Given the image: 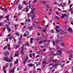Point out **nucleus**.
I'll list each match as a JSON object with an SVG mask.
<instances>
[{
  "instance_id": "45",
  "label": "nucleus",
  "mask_w": 73,
  "mask_h": 73,
  "mask_svg": "<svg viewBox=\"0 0 73 73\" xmlns=\"http://www.w3.org/2000/svg\"><path fill=\"white\" fill-rule=\"evenodd\" d=\"M35 22H34L33 23V25L34 27L35 26V25H36V24H35Z\"/></svg>"
},
{
  "instance_id": "60",
  "label": "nucleus",
  "mask_w": 73,
  "mask_h": 73,
  "mask_svg": "<svg viewBox=\"0 0 73 73\" xmlns=\"http://www.w3.org/2000/svg\"><path fill=\"white\" fill-rule=\"evenodd\" d=\"M58 39H59V38H60V35H58Z\"/></svg>"
},
{
  "instance_id": "9",
  "label": "nucleus",
  "mask_w": 73,
  "mask_h": 73,
  "mask_svg": "<svg viewBox=\"0 0 73 73\" xmlns=\"http://www.w3.org/2000/svg\"><path fill=\"white\" fill-rule=\"evenodd\" d=\"M6 46H7V47H8V50H11V47H10V44H8Z\"/></svg>"
},
{
  "instance_id": "11",
  "label": "nucleus",
  "mask_w": 73,
  "mask_h": 73,
  "mask_svg": "<svg viewBox=\"0 0 73 73\" xmlns=\"http://www.w3.org/2000/svg\"><path fill=\"white\" fill-rule=\"evenodd\" d=\"M22 9V7L21 6V5L20 4H19L18 5V9L19 10H21Z\"/></svg>"
},
{
  "instance_id": "40",
  "label": "nucleus",
  "mask_w": 73,
  "mask_h": 73,
  "mask_svg": "<svg viewBox=\"0 0 73 73\" xmlns=\"http://www.w3.org/2000/svg\"><path fill=\"white\" fill-rule=\"evenodd\" d=\"M8 64L7 63L6 64V67H8Z\"/></svg>"
},
{
  "instance_id": "35",
  "label": "nucleus",
  "mask_w": 73,
  "mask_h": 73,
  "mask_svg": "<svg viewBox=\"0 0 73 73\" xmlns=\"http://www.w3.org/2000/svg\"><path fill=\"white\" fill-rule=\"evenodd\" d=\"M7 29L9 32H11V29L9 28H7Z\"/></svg>"
},
{
  "instance_id": "28",
  "label": "nucleus",
  "mask_w": 73,
  "mask_h": 73,
  "mask_svg": "<svg viewBox=\"0 0 73 73\" xmlns=\"http://www.w3.org/2000/svg\"><path fill=\"white\" fill-rule=\"evenodd\" d=\"M14 47L15 48H19V45H18V46H15Z\"/></svg>"
},
{
  "instance_id": "59",
  "label": "nucleus",
  "mask_w": 73,
  "mask_h": 73,
  "mask_svg": "<svg viewBox=\"0 0 73 73\" xmlns=\"http://www.w3.org/2000/svg\"><path fill=\"white\" fill-rule=\"evenodd\" d=\"M70 23H71V24H72V25H73V21H72V22H71Z\"/></svg>"
},
{
  "instance_id": "22",
  "label": "nucleus",
  "mask_w": 73,
  "mask_h": 73,
  "mask_svg": "<svg viewBox=\"0 0 73 73\" xmlns=\"http://www.w3.org/2000/svg\"><path fill=\"white\" fill-rule=\"evenodd\" d=\"M9 17V15H8L7 16H6V19H7V20L9 21V18H8V17Z\"/></svg>"
},
{
  "instance_id": "62",
  "label": "nucleus",
  "mask_w": 73,
  "mask_h": 73,
  "mask_svg": "<svg viewBox=\"0 0 73 73\" xmlns=\"http://www.w3.org/2000/svg\"><path fill=\"white\" fill-rule=\"evenodd\" d=\"M42 23H43V24H44V23H45V21L44 20H43L42 21Z\"/></svg>"
},
{
  "instance_id": "64",
  "label": "nucleus",
  "mask_w": 73,
  "mask_h": 73,
  "mask_svg": "<svg viewBox=\"0 0 73 73\" xmlns=\"http://www.w3.org/2000/svg\"><path fill=\"white\" fill-rule=\"evenodd\" d=\"M52 20H50V22L51 23H52Z\"/></svg>"
},
{
  "instance_id": "6",
  "label": "nucleus",
  "mask_w": 73,
  "mask_h": 73,
  "mask_svg": "<svg viewBox=\"0 0 73 73\" xmlns=\"http://www.w3.org/2000/svg\"><path fill=\"white\" fill-rule=\"evenodd\" d=\"M19 56V52L18 51H17L15 54V55L14 56V57H18Z\"/></svg>"
},
{
  "instance_id": "53",
  "label": "nucleus",
  "mask_w": 73,
  "mask_h": 73,
  "mask_svg": "<svg viewBox=\"0 0 73 73\" xmlns=\"http://www.w3.org/2000/svg\"><path fill=\"white\" fill-rule=\"evenodd\" d=\"M29 56L30 57H32V54H29Z\"/></svg>"
},
{
  "instance_id": "23",
  "label": "nucleus",
  "mask_w": 73,
  "mask_h": 73,
  "mask_svg": "<svg viewBox=\"0 0 73 73\" xmlns=\"http://www.w3.org/2000/svg\"><path fill=\"white\" fill-rule=\"evenodd\" d=\"M61 6L62 7H64V5L61 3H60V4L59 5V7H61Z\"/></svg>"
},
{
  "instance_id": "4",
  "label": "nucleus",
  "mask_w": 73,
  "mask_h": 73,
  "mask_svg": "<svg viewBox=\"0 0 73 73\" xmlns=\"http://www.w3.org/2000/svg\"><path fill=\"white\" fill-rule=\"evenodd\" d=\"M58 52H59L60 53L56 54L55 56H59V57H60V56H61V53H62V52L61 51H60L59 50H58Z\"/></svg>"
},
{
  "instance_id": "5",
  "label": "nucleus",
  "mask_w": 73,
  "mask_h": 73,
  "mask_svg": "<svg viewBox=\"0 0 73 73\" xmlns=\"http://www.w3.org/2000/svg\"><path fill=\"white\" fill-rule=\"evenodd\" d=\"M28 60V57L26 56L25 58V59L24 60L23 63L24 64H25L26 62Z\"/></svg>"
},
{
  "instance_id": "48",
  "label": "nucleus",
  "mask_w": 73,
  "mask_h": 73,
  "mask_svg": "<svg viewBox=\"0 0 73 73\" xmlns=\"http://www.w3.org/2000/svg\"><path fill=\"white\" fill-rule=\"evenodd\" d=\"M23 3L24 4H26V1H24L23 2Z\"/></svg>"
},
{
  "instance_id": "31",
  "label": "nucleus",
  "mask_w": 73,
  "mask_h": 73,
  "mask_svg": "<svg viewBox=\"0 0 73 73\" xmlns=\"http://www.w3.org/2000/svg\"><path fill=\"white\" fill-rule=\"evenodd\" d=\"M58 3L57 2H55L54 3V4H56V5H58Z\"/></svg>"
},
{
  "instance_id": "8",
  "label": "nucleus",
  "mask_w": 73,
  "mask_h": 73,
  "mask_svg": "<svg viewBox=\"0 0 73 73\" xmlns=\"http://www.w3.org/2000/svg\"><path fill=\"white\" fill-rule=\"evenodd\" d=\"M46 59H44L43 60V64H44V65H46Z\"/></svg>"
},
{
  "instance_id": "7",
  "label": "nucleus",
  "mask_w": 73,
  "mask_h": 73,
  "mask_svg": "<svg viewBox=\"0 0 73 73\" xmlns=\"http://www.w3.org/2000/svg\"><path fill=\"white\" fill-rule=\"evenodd\" d=\"M67 30L69 31L70 33H73V31H72V29H71V28L69 27L67 29Z\"/></svg>"
},
{
  "instance_id": "29",
  "label": "nucleus",
  "mask_w": 73,
  "mask_h": 73,
  "mask_svg": "<svg viewBox=\"0 0 73 73\" xmlns=\"http://www.w3.org/2000/svg\"><path fill=\"white\" fill-rule=\"evenodd\" d=\"M28 28L29 29H30V30H31V29H32V28H33V26H31V27H28Z\"/></svg>"
},
{
  "instance_id": "25",
  "label": "nucleus",
  "mask_w": 73,
  "mask_h": 73,
  "mask_svg": "<svg viewBox=\"0 0 73 73\" xmlns=\"http://www.w3.org/2000/svg\"><path fill=\"white\" fill-rule=\"evenodd\" d=\"M46 7H47V8H50V5H49V4L46 5Z\"/></svg>"
},
{
  "instance_id": "49",
  "label": "nucleus",
  "mask_w": 73,
  "mask_h": 73,
  "mask_svg": "<svg viewBox=\"0 0 73 73\" xmlns=\"http://www.w3.org/2000/svg\"><path fill=\"white\" fill-rule=\"evenodd\" d=\"M12 36L9 37V40H11V39H12Z\"/></svg>"
},
{
  "instance_id": "57",
  "label": "nucleus",
  "mask_w": 73,
  "mask_h": 73,
  "mask_svg": "<svg viewBox=\"0 0 73 73\" xmlns=\"http://www.w3.org/2000/svg\"><path fill=\"white\" fill-rule=\"evenodd\" d=\"M47 41V40H43V42H46V41Z\"/></svg>"
},
{
  "instance_id": "34",
  "label": "nucleus",
  "mask_w": 73,
  "mask_h": 73,
  "mask_svg": "<svg viewBox=\"0 0 73 73\" xmlns=\"http://www.w3.org/2000/svg\"><path fill=\"white\" fill-rule=\"evenodd\" d=\"M7 46H6L4 47L3 49L4 50H5V49H7Z\"/></svg>"
},
{
  "instance_id": "16",
  "label": "nucleus",
  "mask_w": 73,
  "mask_h": 73,
  "mask_svg": "<svg viewBox=\"0 0 73 73\" xmlns=\"http://www.w3.org/2000/svg\"><path fill=\"white\" fill-rule=\"evenodd\" d=\"M35 17L36 16H35V15H34L33 16H32L31 19L32 20H33Z\"/></svg>"
},
{
  "instance_id": "44",
  "label": "nucleus",
  "mask_w": 73,
  "mask_h": 73,
  "mask_svg": "<svg viewBox=\"0 0 73 73\" xmlns=\"http://www.w3.org/2000/svg\"><path fill=\"white\" fill-rule=\"evenodd\" d=\"M73 8H71V9H70V12H71V11H73Z\"/></svg>"
},
{
  "instance_id": "2",
  "label": "nucleus",
  "mask_w": 73,
  "mask_h": 73,
  "mask_svg": "<svg viewBox=\"0 0 73 73\" xmlns=\"http://www.w3.org/2000/svg\"><path fill=\"white\" fill-rule=\"evenodd\" d=\"M31 12L30 13L28 14V17H30V16L31 15V13H32V14L35 13L34 12V11H36V8H34L33 9V8H31Z\"/></svg>"
},
{
  "instance_id": "37",
  "label": "nucleus",
  "mask_w": 73,
  "mask_h": 73,
  "mask_svg": "<svg viewBox=\"0 0 73 73\" xmlns=\"http://www.w3.org/2000/svg\"><path fill=\"white\" fill-rule=\"evenodd\" d=\"M16 34L17 36H20V34H19V33H16Z\"/></svg>"
},
{
  "instance_id": "41",
  "label": "nucleus",
  "mask_w": 73,
  "mask_h": 73,
  "mask_svg": "<svg viewBox=\"0 0 73 73\" xmlns=\"http://www.w3.org/2000/svg\"><path fill=\"white\" fill-rule=\"evenodd\" d=\"M42 41H40L39 42V44H42Z\"/></svg>"
},
{
  "instance_id": "46",
  "label": "nucleus",
  "mask_w": 73,
  "mask_h": 73,
  "mask_svg": "<svg viewBox=\"0 0 73 73\" xmlns=\"http://www.w3.org/2000/svg\"><path fill=\"white\" fill-rule=\"evenodd\" d=\"M49 66H50V65H53V63H52V64L50 63V64H49Z\"/></svg>"
},
{
  "instance_id": "58",
  "label": "nucleus",
  "mask_w": 73,
  "mask_h": 73,
  "mask_svg": "<svg viewBox=\"0 0 73 73\" xmlns=\"http://www.w3.org/2000/svg\"><path fill=\"white\" fill-rule=\"evenodd\" d=\"M24 32V29H22V32L23 33Z\"/></svg>"
},
{
  "instance_id": "52",
  "label": "nucleus",
  "mask_w": 73,
  "mask_h": 73,
  "mask_svg": "<svg viewBox=\"0 0 73 73\" xmlns=\"http://www.w3.org/2000/svg\"><path fill=\"white\" fill-rule=\"evenodd\" d=\"M21 25H24V23H21Z\"/></svg>"
},
{
  "instance_id": "32",
  "label": "nucleus",
  "mask_w": 73,
  "mask_h": 73,
  "mask_svg": "<svg viewBox=\"0 0 73 73\" xmlns=\"http://www.w3.org/2000/svg\"><path fill=\"white\" fill-rule=\"evenodd\" d=\"M58 40H57L55 42V43L56 44H58Z\"/></svg>"
},
{
  "instance_id": "36",
  "label": "nucleus",
  "mask_w": 73,
  "mask_h": 73,
  "mask_svg": "<svg viewBox=\"0 0 73 73\" xmlns=\"http://www.w3.org/2000/svg\"><path fill=\"white\" fill-rule=\"evenodd\" d=\"M19 0H18L16 3V5H17V4H18V3H19Z\"/></svg>"
},
{
  "instance_id": "55",
  "label": "nucleus",
  "mask_w": 73,
  "mask_h": 73,
  "mask_svg": "<svg viewBox=\"0 0 73 73\" xmlns=\"http://www.w3.org/2000/svg\"><path fill=\"white\" fill-rule=\"evenodd\" d=\"M23 29H25V28H26V26H24L23 27Z\"/></svg>"
},
{
  "instance_id": "51",
  "label": "nucleus",
  "mask_w": 73,
  "mask_h": 73,
  "mask_svg": "<svg viewBox=\"0 0 73 73\" xmlns=\"http://www.w3.org/2000/svg\"><path fill=\"white\" fill-rule=\"evenodd\" d=\"M62 5H63L64 6V5H66V3H64L63 4H62Z\"/></svg>"
},
{
  "instance_id": "47",
  "label": "nucleus",
  "mask_w": 73,
  "mask_h": 73,
  "mask_svg": "<svg viewBox=\"0 0 73 73\" xmlns=\"http://www.w3.org/2000/svg\"><path fill=\"white\" fill-rule=\"evenodd\" d=\"M55 17H56V18H57V19H60V18L56 16Z\"/></svg>"
},
{
  "instance_id": "17",
  "label": "nucleus",
  "mask_w": 73,
  "mask_h": 73,
  "mask_svg": "<svg viewBox=\"0 0 73 73\" xmlns=\"http://www.w3.org/2000/svg\"><path fill=\"white\" fill-rule=\"evenodd\" d=\"M65 16L66 17V15L65 14H63L62 15V19H63V18H64V17Z\"/></svg>"
},
{
  "instance_id": "63",
  "label": "nucleus",
  "mask_w": 73,
  "mask_h": 73,
  "mask_svg": "<svg viewBox=\"0 0 73 73\" xmlns=\"http://www.w3.org/2000/svg\"><path fill=\"white\" fill-rule=\"evenodd\" d=\"M51 32L52 33H54V31H53V30H51Z\"/></svg>"
},
{
  "instance_id": "1",
  "label": "nucleus",
  "mask_w": 73,
  "mask_h": 73,
  "mask_svg": "<svg viewBox=\"0 0 73 73\" xmlns=\"http://www.w3.org/2000/svg\"><path fill=\"white\" fill-rule=\"evenodd\" d=\"M12 59H13V58L12 56L11 57L10 59H9V57L8 56H6L4 58H3V60L4 61H6V62H10L12 60Z\"/></svg>"
},
{
  "instance_id": "24",
  "label": "nucleus",
  "mask_w": 73,
  "mask_h": 73,
  "mask_svg": "<svg viewBox=\"0 0 73 73\" xmlns=\"http://www.w3.org/2000/svg\"><path fill=\"white\" fill-rule=\"evenodd\" d=\"M33 66V65L32 64H29V66L32 67Z\"/></svg>"
},
{
  "instance_id": "20",
  "label": "nucleus",
  "mask_w": 73,
  "mask_h": 73,
  "mask_svg": "<svg viewBox=\"0 0 73 73\" xmlns=\"http://www.w3.org/2000/svg\"><path fill=\"white\" fill-rule=\"evenodd\" d=\"M42 52V50H40L39 52H38V54H41V53Z\"/></svg>"
},
{
  "instance_id": "3",
  "label": "nucleus",
  "mask_w": 73,
  "mask_h": 73,
  "mask_svg": "<svg viewBox=\"0 0 73 73\" xmlns=\"http://www.w3.org/2000/svg\"><path fill=\"white\" fill-rule=\"evenodd\" d=\"M24 44H23L22 47V50L21 51V54H22V55H24Z\"/></svg>"
},
{
  "instance_id": "18",
  "label": "nucleus",
  "mask_w": 73,
  "mask_h": 73,
  "mask_svg": "<svg viewBox=\"0 0 73 73\" xmlns=\"http://www.w3.org/2000/svg\"><path fill=\"white\" fill-rule=\"evenodd\" d=\"M57 61H58V60H52V62H54V63H55V62H57Z\"/></svg>"
},
{
  "instance_id": "26",
  "label": "nucleus",
  "mask_w": 73,
  "mask_h": 73,
  "mask_svg": "<svg viewBox=\"0 0 73 73\" xmlns=\"http://www.w3.org/2000/svg\"><path fill=\"white\" fill-rule=\"evenodd\" d=\"M56 66H58V64H55L53 65H52V66L53 67H56Z\"/></svg>"
},
{
  "instance_id": "14",
  "label": "nucleus",
  "mask_w": 73,
  "mask_h": 73,
  "mask_svg": "<svg viewBox=\"0 0 73 73\" xmlns=\"http://www.w3.org/2000/svg\"><path fill=\"white\" fill-rule=\"evenodd\" d=\"M15 68H14L12 70H10V72H11H11L12 73H14V72H15V71H14V70H15Z\"/></svg>"
},
{
  "instance_id": "10",
  "label": "nucleus",
  "mask_w": 73,
  "mask_h": 73,
  "mask_svg": "<svg viewBox=\"0 0 73 73\" xmlns=\"http://www.w3.org/2000/svg\"><path fill=\"white\" fill-rule=\"evenodd\" d=\"M29 34V32H28V31H26V33L24 34L23 36H27Z\"/></svg>"
},
{
  "instance_id": "12",
  "label": "nucleus",
  "mask_w": 73,
  "mask_h": 73,
  "mask_svg": "<svg viewBox=\"0 0 73 73\" xmlns=\"http://www.w3.org/2000/svg\"><path fill=\"white\" fill-rule=\"evenodd\" d=\"M58 28H59V26L57 25L56 27V31L57 33H58V31H59V30L57 29Z\"/></svg>"
},
{
  "instance_id": "56",
  "label": "nucleus",
  "mask_w": 73,
  "mask_h": 73,
  "mask_svg": "<svg viewBox=\"0 0 73 73\" xmlns=\"http://www.w3.org/2000/svg\"><path fill=\"white\" fill-rule=\"evenodd\" d=\"M73 5L72 4H71L70 5V8H71V7H72V6Z\"/></svg>"
},
{
  "instance_id": "38",
  "label": "nucleus",
  "mask_w": 73,
  "mask_h": 73,
  "mask_svg": "<svg viewBox=\"0 0 73 73\" xmlns=\"http://www.w3.org/2000/svg\"><path fill=\"white\" fill-rule=\"evenodd\" d=\"M53 45H55V42L54 41V40L53 41Z\"/></svg>"
},
{
  "instance_id": "15",
  "label": "nucleus",
  "mask_w": 73,
  "mask_h": 73,
  "mask_svg": "<svg viewBox=\"0 0 73 73\" xmlns=\"http://www.w3.org/2000/svg\"><path fill=\"white\" fill-rule=\"evenodd\" d=\"M5 55L6 56H9V53H8V52H5Z\"/></svg>"
},
{
  "instance_id": "50",
  "label": "nucleus",
  "mask_w": 73,
  "mask_h": 73,
  "mask_svg": "<svg viewBox=\"0 0 73 73\" xmlns=\"http://www.w3.org/2000/svg\"><path fill=\"white\" fill-rule=\"evenodd\" d=\"M12 63H11L10 64V68H11V66H12Z\"/></svg>"
},
{
  "instance_id": "21",
  "label": "nucleus",
  "mask_w": 73,
  "mask_h": 73,
  "mask_svg": "<svg viewBox=\"0 0 73 73\" xmlns=\"http://www.w3.org/2000/svg\"><path fill=\"white\" fill-rule=\"evenodd\" d=\"M33 40H34L33 38H31V39H30L31 44H32V43Z\"/></svg>"
},
{
  "instance_id": "54",
  "label": "nucleus",
  "mask_w": 73,
  "mask_h": 73,
  "mask_svg": "<svg viewBox=\"0 0 73 73\" xmlns=\"http://www.w3.org/2000/svg\"><path fill=\"white\" fill-rule=\"evenodd\" d=\"M42 31H43V32H46V30L45 29L43 30H42Z\"/></svg>"
},
{
  "instance_id": "42",
  "label": "nucleus",
  "mask_w": 73,
  "mask_h": 73,
  "mask_svg": "<svg viewBox=\"0 0 73 73\" xmlns=\"http://www.w3.org/2000/svg\"><path fill=\"white\" fill-rule=\"evenodd\" d=\"M42 3H44V4H45L46 3V2L45 1H43L42 2Z\"/></svg>"
},
{
  "instance_id": "43",
  "label": "nucleus",
  "mask_w": 73,
  "mask_h": 73,
  "mask_svg": "<svg viewBox=\"0 0 73 73\" xmlns=\"http://www.w3.org/2000/svg\"><path fill=\"white\" fill-rule=\"evenodd\" d=\"M61 46H64V44L62 43L61 44Z\"/></svg>"
},
{
  "instance_id": "33",
  "label": "nucleus",
  "mask_w": 73,
  "mask_h": 73,
  "mask_svg": "<svg viewBox=\"0 0 73 73\" xmlns=\"http://www.w3.org/2000/svg\"><path fill=\"white\" fill-rule=\"evenodd\" d=\"M54 52L52 51V52L51 53V54L52 55H54V52Z\"/></svg>"
},
{
  "instance_id": "27",
  "label": "nucleus",
  "mask_w": 73,
  "mask_h": 73,
  "mask_svg": "<svg viewBox=\"0 0 73 73\" xmlns=\"http://www.w3.org/2000/svg\"><path fill=\"white\" fill-rule=\"evenodd\" d=\"M18 60H19V59H17L16 61L15 62V64H17V62H18Z\"/></svg>"
},
{
  "instance_id": "61",
  "label": "nucleus",
  "mask_w": 73,
  "mask_h": 73,
  "mask_svg": "<svg viewBox=\"0 0 73 73\" xmlns=\"http://www.w3.org/2000/svg\"><path fill=\"white\" fill-rule=\"evenodd\" d=\"M31 5H29V8H31Z\"/></svg>"
},
{
  "instance_id": "30",
  "label": "nucleus",
  "mask_w": 73,
  "mask_h": 73,
  "mask_svg": "<svg viewBox=\"0 0 73 73\" xmlns=\"http://www.w3.org/2000/svg\"><path fill=\"white\" fill-rule=\"evenodd\" d=\"M29 44L28 43H27L26 44H25V46H28L29 45Z\"/></svg>"
},
{
  "instance_id": "19",
  "label": "nucleus",
  "mask_w": 73,
  "mask_h": 73,
  "mask_svg": "<svg viewBox=\"0 0 73 73\" xmlns=\"http://www.w3.org/2000/svg\"><path fill=\"white\" fill-rule=\"evenodd\" d=\"M50 50H51V52H55L54 49L53 48H50Z\"/></svg>"
},
{
  "instance_id": "39",
  "label": "nucleus",
  "mask_w": 73,
  "mask_h": 73,
  "mask_svg": "<svg viewBox=\"0 0 73 73\" xmlns=\"http://www.w3.org/2000/svg\"><path fill=\"white\" fill-rule=\"evenodd\" d=\"M61 62H65V61H64V60L62 59L61 60Z\"/></svg>"
},
{
  "instance_id": "13",
  "label": "nucleus",
  "mask_w": 73,
  "mask_h": 73,
  "mask_svg": "<svg viewBox=\"0 0 73 73\" xmlns=\"http://www.w3.org/2000/svg\"><path fill=\"white\" fill-rule=\"evenodd\" d=\"M53 60V58H50L48 60V62H51V61H52V60Z\"/></svg>"
}]
</instances>
